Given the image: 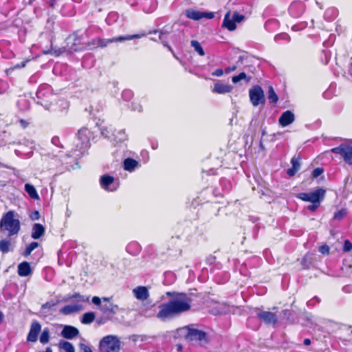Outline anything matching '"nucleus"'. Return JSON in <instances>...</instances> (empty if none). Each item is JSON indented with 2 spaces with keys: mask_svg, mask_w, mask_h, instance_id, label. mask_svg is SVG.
I'll use <instances>...</instances> for the list:
<instances>
[{
  "mask_svg": "<svg viewBox=\"0 0 352 352\" xmlns=\"http://www.w3.org/2000/svg\"><path fill=\"white\" fill-rule=\"evenodd\" d=\"M223 26L230 31H232L236 29V23L233 18H230L229 13H227L224 17Z\"/></svg>",
  "mask_w": 352,
  "mask_h": 352,
  "instance_id": "29",
  "label": "nucleus"
},
{
  "mask_svg": "<svg viewBox=\"0 0 352 352\" xmlns=\"http://www.w3.org/2000/svg\"><path fill=\"white\" fill-rule=\"evenodd\" d=\"M268 100L272 104L276 103L278 100V97L272 87H270L268 89Z\"/></svg>",
  "mask_w": 352,
  "mask_h": 352,
  "instance_id": "40",
  "label": "nucleus"
},
{
  "mask_svg": "<svg viewBox=\"0 0 352 352\" xmlns=\"http://www.w3.org/2000/svg\"><path fill=\"white\" fill-rule=\"evenodd\" d=\"M131 109L133 111H136L140 112L142 111V107L141 104L137 102H133L131 103Z\"/></svg>",
  "mask_w": 352,
  "mask_h": 352,
  "instance_id": "49",
  "label": "nucleus"
},
{
  "mask_svg": "<svg viewBox=\"0 0 352 352\" xmlns=\"http://www.w3.org/2000/svg\"><path fill=\"white\" fill-rule=\"evenodd\" d=\"M15 242L12 241V237L0 239V252L2 254H7L14 250Z\"/></svg>",
  "mask_w": 352,
  "mask_h": 352,
  "instance_id": "19",
  "label": "nucleus"
},
{
  "mask_svg": "<svg viewBox=\"0 0 352 352\" xmlns=\"http://www.w3.org/2000/svg\"><path fill=\"white\" fill-rule=\"evenodd\" d=\"M90 131L85 127L78 130L72 150V160L76 162L90 147Z\"/></svg>",
  "mask_w": 352,
  "mask_h": 352,
  "instance_id": "3",
  "label": "nucleus"
},
{
  "mask_svg": "<svg viewBox=\"0 0 352 352\" xmlns=\"http://www.w3.org/2000/svg\"><path fill=\"white\" fill-rule=\"evenodd\" d=\"M304 10V4L301 1H294L290 5L289 12L292 17L298 18L303 13Z\"/></svg>",
  "mask_w": 352,
  "mask_h": 352,
  "instance_id": "17",
  "label": "nucleus"
},
{
  "mask_svg": "<svg viewBox=\"0 0 352 352\" xmlns=\"http://www.w3.org/2000/svg\"><path fill=\"white\" fill-rule=\"evenodd\" d=\"M325 195V190L322 188H318L310 192H301L297 195V197L305 201L321 202Z\"/></svg>",
  "mask_w": 352,
  "mask_h": 352,
  "instance_id": "8",
  "label": "nucleus"
},
{
  "mask_svg": "<svg viewBox=\"0 0 352 352\" xmlns=\"http://www.w3.org/2000/svg\"><path fill=\"white\" fill-rule=\"evenodd\" d=\"M257 317L268 325L275 327L278 322V317L276 314L270 311H262L257 313Z\"/></svg>",
  "mask_w": 352,
  "mask_h": 352,
  "instance_id": "12",
  "label": "nucleus"
},
{
  "mask_svg": "<svg viewBox=\"0 0 352 352\" xmlns=\"http://www.w3.org/2000/svg\"><path fill=\"white\" fill-rule=\"evenodd\" d=\"M126 252L131 255H137L141 250L140 244L136 241L129 243L126 247Z\"/></svg>",
  "mask_w": 352,
  "mask_h": 352,
  "instance_id": "28",
  "label": "nucleus"
},
{
  "mask_svg": "<svg viewBox=\"0 0 352 352\" xmlns=\"http://www.w3.org/2000/svg\"><path fill=\"white\" fill-rule=\"evenodd\" d=\"M133 97V93L130 89H125L122 93V98L125 101H129Z\"/></svg>",
  "mask_w": 352,
  "mask_h": 352,
  "instance_id": "43",
  "label": "nucleus"
},
{
  "mask_svg": "<svg viewBox=\"0 0 352 352\" xmlns=\"http://www.w3.org/2000/svg\"><path fill=\"white\" fill-rule=\"evenodd\" d=\"M128 139L127 135L125 133L124 129L114 130L113 133L112 134V138L111 139V142H112L115 145H118L120 144V146L124 149L126 148V145L122 143L126 141Z\"/></svg>",
  "mask_w": 352,
  "mask_h": 352,
  "instance_id": "13",
  "label": "nucleus"
},
{
  "mask_svg": "<svg viewBox=\"0 0 352 352\" xmlns=\"http://www.w3.org/2000/svg\"><path fill=\"white\" fill-rule=\"evenodd\" d=\"M118 19V16L117 13L111 12L108 14L107 17L106 18V22L107 24L111 25L113 21H117Z\"/></svg>",
  "mask_w": 352,
  "mask_h": 352,
  "instance_id": "44",
  "label": "nucleus"
},
{
  "mask_svg": "<svg viewBox=\"0 0 352 352\" xmlns=\"http://www.w3.org/2000/svg\"><path fill=\"white\" fill-rule=\"evenodd\" d=\"M60 335L65 339L72 340L79 335V331L75 327L65 325L61 331Z\"/></svg>",
  "mask_w": 352,
  "mask_h": 352,
  "instance_id": "18",
  "label": "nucleus"
},
{
  "mask_svg": "<svg viewBox=\"0 0 352 352\" xmlns=\"http://www.w3.org/2000/svg\"><path fill=\"white\" fill-rule=\"evenodd\" d=\"M186 15L188 19L193 20H199L204 18V14L202 12L197 11L192 9L187 10Z\"/></svg>",
  "mask_w": 352,
  "mask_h": 352,
  "instance_id": "30",
  "label": "nucleus"
},
{
  "mask_svg": "<svg viewBox=\"0 0 352 352\" xmlns=\"http://www.w3.org/2000/svg\"><path fill=\"white\" fill-rule=\"evenodd\" d=\"M235 69H236V67H234H234H229L226 68V69H225V72H226V74H229L230 72H233V71H234Z\"/></svg>",
  "mask_w": 352,
  "mask_h": 352,
  "instance_id": "64",
  "label": "nucleus"
},
{
  "mask_svg": "<svg viewBox=\"0 0 352 352\" xmlns=\"http://www.w3.org/2000/svg\"><path fill=\"white\" fill-rule=\"evenodd\" d=\"M15 212L10 210L3 215L0 220V230L8 232V236H17L21 230V223L14 218Z\"/></svg>",
  "mask_w": 352,
  "mask_h": 352,
  "instance_id": "4",
  "label": "nucleus"
},
{
  "mask_svg": "<svg viewBox=\"0 0 352 352\" xmlns=\"http://www.w3.org/2000/svg\"><path fill=\"white\" fill-rule=\"evenodd\" d=\"M100 184L104 190L114 192L119 187V183L115 178L109 175H103L100 178Z\"/></svg>",
  "mask_w": 352,
  "mask_h": 352,
  "instance_id": "10",
  "label": "nucleus"
},
{
  "mask_svg": "<svg viewBox=\"0 0 352 352\" xmlns=\"http://www.w3.org/2000/svg\"><path fill=\"white\" fill-rule=\"evenodd\" d=\"M307 26V23L302 22L300 24L293 25L292 30L294 31H298V30L305 29Z\"/></svg>",
  "mask_w": 352,
  "mask_h": 352,
  "instance_id": "50",
  "label": "nucleus"
},
{
  "mask_svg": "<svg viewBox=\"0 0 352 352\" xmlns=\"http://www.w3.org/2000/svg\"><path fill=\"white\" fill-rule=\"evenodd\" d=\"M321 202H313L311 205L308 206L307 208L311 212H314L320 205Z\"/></svg>",
  "mask_w": 352,
  "mask_h": 352,
  "instance_id": "54",
  "label": "nucleus"
},
{
  "mask_svg": "<svg viewBox=\"0 0 352 352\" xmlns=\"http://www.w3.org/2000/svg\"><path fill=\"white\" fill-rule=\"evenodd\" d=\"M132 292L138 300L144 301L149 297V292L144 286H138L133 289Z\"/></svg>",
  "mask_w": 352,
  "mask_h": 352,
  "instance_id": "20",
  "label": "nucleus"
},
{
  "mask_svg": "<svg viewBox=\"0 0 352 352\" xmlns=\"http://www.w3.org/2000/svg\"><path fill=\"white\" fill-rule=\"evenodd\" d=\"M275 41L278 42L279 40H285L289 41L290 40V37L288 34L285 33H281L279 34H277L274 36Z\"/></svg>",
  "mask_w": 352,
  "mask_h": 352,
  "instance_id": "46",
  "label": "nucleus"
},
{
  "mask_svg": "<svg viewBox=\"0 0 352 352\" xmlns=\"http://www.w3.org/2000/svg\"><path fill=\"white\" fill-rule=\"evenodd\" d=\"M295 120L294 114L289 110L284 111L278 119L279 124L283 127L292 124Z\"/></svg>",
  "mask_w": 352,
  "mask_h": 352,
  "instance_id": "21",
  "label": "nucleus"
},
{
  "mask_svg": "<svg viewBox=\"0 0 352 352\" xmlns=\"http://www.w3.org/2000/svg\"><path fill=\"white\" fill-rule=\"evenodd\" d=\"M141 155L145 159V162H147L148 160V153L146 151H143L141 152Z\"/></svg>",
  "mask_w": 352,
  "mask_h": 352,
  "instance_id": "62",
  "label": "nucleus"
},
{
  "mask_svg": "<svg viewBox=\"0 0 352 352\" xmlns=\"http://www.w3.org/2000/svg\"><path fill=\"white\" fill-rule=\"evenodd\" d=\"M140 166V165L139 162L131 157L126 158L122 162V167L124 170L129 173L135 171V170Z\"/></svg>",
  "mask_w": 352,
  "mask_h": 352,
  "instance_id": "23",
  "label": "nucleus"
},
{
  "mask_svg": "<svg viewBox=\"0 0 352 352\" xmlns=\"http://www.w3.org/2000/svg\"><path fill=\"white\" fill-rule=\"evenodd\" d=\"M166 33L164 31H160L159 32V39L161 41V42L164 44V45L167 46L168 49L170 51H172V49L170 46L167 45L166 42L164 41V36Z\"/></svg>",
  "mask_w": 352,
  "mask_h": 352,
  "instance_id": "53",
  "label": "nucleus"
},
{
  "mask_svg": "<svg viewBox=\"0 0 352 352\" xmlns=\"http://www.w3.org/2000/svg\"><path fill=\"white\" fill-rule=\"evenodd\" d=\"M100 352H120L121 342L118 336L108 335L103 337L99 343Z\"/></svg>",
  "mask_w": 352,
  "mask_h": 352,
  "instance_id": "6",
  "label": "nucleus"
},
{
  "mask_svg": "<svg viewBox=\"0 0 352 352\" xmlns=\"http://www.w3.org/2000/svg\"><path fill=\"white\" fill-rule=\"evenodd\" d=\"M223 74V71L222 69H217L212 73V75L215 76H221Z\"/></svg>",
  "mask_w": 352,
  "mask_h": 352,
  "instance_id": "59",
  "label": "nucleus"
},
{
  "mask_svg": "<svg viewBox=\"0 0 352 352\" xmlns=\"http://www.w3.org/2000/svg\"><path fill=\"white\" fill-rule=\"evenodd\" d=\"M18 274L21 277L29 276L32 273L30 265L27 261H23L18 265Z\"/></svg>",
  "mask_w": 352,
  "mask_h": 352,
  "instance_id": "25",
  "label": "nucleus"
},
{
  "mask_svg": "<svg viewBox=\"0 0 352 352\" xmlns=\"http://www.w3.org/2000/svg\"><path fill=\"white\" fill-rule=\"evenodd\" d=\"M45 95V91L43 88L41 87L36 92V97L38 99L37 103L41 104L45 109L48 110L50 108V104L47 102L43 103L42 100V98L44 97Z\"/></svg>",
  "mask_w": 352,
  "mask_h": 352,
  "instance_id": "31",
  "label": "nucleus"
},
{
  "mask_svg": "<svg viewBox=\"0 0 352 352\" xmlns=\"http://www.w3.org/2000/svg\"><path fill=\"white\" fill-rule=\"evenodd\" d=\"M58 347L65 352H75L74 345L71 342L65 340H60L58 343Z\"/></svg>",
  "mask_w": 352,
  "mask_h": 352,
  "instance_id": "32",
  "label": "nucleus"
},
{
  "mask_svg": "<svg viewBox=\"0 0 352 352\" xmlns=\"http://www.w3.org/2000/svg\"><path fill=\"white\" fill-rule=\"evenodd\" d=\"M232 189L230 182L226 179L222 178L219 181V186L215 187L213 190V194L215 197L223 196L224 192H229Z\"/></svg>",
  "mask_w": 352,
  "mask_h": 352,
  "instance_id": "14",
  "label": "nucleus"
},
{
  "mask_svg": "<svg viewBox=\"0 0 352 352\" xmlns=\"http://www.w3.org/2000/svg\"><path fill=\"white\" fill-rule=\"evenodd\" d=\"M232 18H233L235 23L236 22L237 23H240V22H241L244 19V16L242 15V14H239L237 12H234L233 14Z\"/></svg>",
  "mask_w": 352,
  "mask_h": 352,
  "instance_id": "51",
  "label": "nucleus"
},
{
  "mask_svg": "<svg viewBox=\"0 0 352 352\" xmlns=\"http://www.w3.org/2000/svg\"><path fill=\"white\" fill-rule=\"evenodd\" d=\"M232 86L230 85L218 82L214 84L212 92L219 94H224L230 93L232 90Z\"/></svg>",
  "mask_w": 352,
  "mask_h": 352,
  "instance_id": "24",
  "label": "nucleus"
},
{
  "mask_svg": "<svg viewBox=\"0 0 352 352\" xmlns=\"http://www.w3.org/2000/svg\"><path fill=\"white\" fill-rule=\"evenodd\" d=\"M352 250V243L351 242L346 239L344 242L343 245V251L345 252H348Z\"/></svg>",
  "mask_w": 352,
  "mask_h": 352,
  "instance_id": "48",
  "label": "nucleus"
},
{
  "mask_svg": "<svg viewBox=\"0 0 352 352\" xmlns=\"http://www.w3.org/2000/svg\"><path fill=\"white\" fill-rule=\"evenodd\" d=\"M25 190L27 192V193L31 198L35 199H38V195L34 186L30 184H26L25 185Z\"/></svg>",
  "mask_w": 352,
  "mask_h": 352,
  "instance_id": "35",
  "label": "nucleus"
},
{
  "mask_svg": "<svg viewBox=\"0 0 352 352\" xmlns=\"http://www.w3.org/2000/svg\"><path fill=\"white\" fill-rule=\"evenodd\" d=\"M324 170L322 168H316L312 171V177L314 178H316L320 176L322 173H323Z\"/></svg>",
  "mask_w": 352,
  "mask_h": 352,
  "instance_id": "52",
  "label": "nucleus"
},
{
  "mask_svg": "<svg viewBox=\"0 0 352 352\" xmlns=\"http://www.w3.org/2000/svg\"><path fill=\"white\" fill-rule=\"evenodd\" d=\"M190 45L194 48L195 51L201 56L205 55V52L201 47V44L196 40H192L190 42Z\"/></svg>",
  "mask_w": 352,
  "mask_h": 352,
  "instance_id": "37",
  "label": "nucleus"
},
{
  "mask_svg": "<svg viewBox=\"0 0 352 352\" xmlns=\"http://www.w3.org/2000/svg\"><path fill=\"white\" fill-rule=\"evenodd\" d=\"M60 302V300H51L46 302L45 303L41 305V309L45 310V309H51L54 307L56 306Z\"/></svg>",
  "mask_w": 352,
  "mask_h": 352,
  "instance_id": "42",
  "label": "nucleus"
},
{
  "mask_svg": "<svg viewBox=\"0 0 352 352\" xmlns=\"http://www.w3.org/2000/svg\"><path fill=\"white\" fill-rule=\"evenodd\" d=\"M41 331V325L37 321H33L31 324L30 331L27 336V340L31 342L37 341L38 336Z\"/></svg>",
  "mask_w": 352,
  "mask_h": 352,
  "instance_id": "16",
  "label": "nucleus"
},
{
  "mask_svg": "<svg viewBox=\"0 0 352 352\" xmlns=\"http://www.w3.org/2000/svg\"><path fill=\"white\" fill-rule=\"evenodd\" d=\"M316 302H320V299L318 298V297H314L313 299L309 300L307 302V306H314L315 305Z\"/></svg>",
  "mask_w": 352,
  "mask_h": 352,
  "instance_id": "57",
  "label": "nucleus"
},
{
  "mask_svg": "<svg viewBox=\"0 0 352 352\" xmlns=\"http://www.w3.org/2000/svg\"><path fill=\"white\" fill-rule=\"evenodd\" d=\"M91 301L94 305L99 306L100 310L104 314L113 316L118 310V305H114L109 298H100L94 296Z\"/></svg>",
  "mask_w": 352,
  "mask_h": 352,
  "instance_id": "7",
  "label": "nucleus"
},
{
  "mask_svg": "<svg viewBox=\"0 0 352 352\" xmlns=\"http://www.w3.org/2000/svg\"><path fill=\"white\" fill-rule=\"evenodd\" d=\"M82 308H83V307L81 304L74 303V304H70V305L64 306L63 307H62L60 309L59 311L60 314L67 316V315H70L73 313L78 312V311L82 310Z\"/></svg>",
  "mask_w": 352,
  "mask_h": 352,
  "instance_id": "22",
  "label": "nucleus"
},
{
  "mask_svg": "<svg viewBox=\"0 0 352 352\" xmlns=\"http://www.w3.org/2000/svg\"><path fill=\"white\" fill-rule=\"evenodd\" d=\"M141 36L142 35L140 34H133L127 36H120L109 39L98 38L96 40H93L91 43H89L86 41L88 38V34L87 32L82 33L80 35H78L77 33H75L74 34V45L82 46L75 48L74 50H82L85 46L104 47L107 46L109 44L112 43L113 42H122L124 41L132 40L134 38H140Z\"/></svg>",
  "mask_w": 352,
  "mask_h": 352,
  "instance_id": "2",
  "label": "nucleus"
},
{
  "mask_svg": "<svg viewBox=\"0 0 352 352\" xmlns=\"http://www.w3.org/2000/svg\"><path fill=\"white\" fill-rule=\"evenodd\" d=\"M190 298L186 294H177L167 303L160 306L157 318L166 320L187 311L190 308Z\"/></svg>",
  "mask_w": 352,
  "mask_h": 352,
  "instance_id": "1",
  "label": "nucleus"
},
{
  "mask_svg": "<svg viewBox=\"0 0 352 352\" xmlns=\"http://www.w3.org/2000/svg\"><path fill=\"white\" fill-rule=\"evenodd\" d=\"M80 352H92V350L89 346H87L85 344H80Z\"/></svg>",
  "mask_w": 352,
  "mask_h": 352,
  "instance_id": "56",
  "label": "nucleus"
},
{
  "mask_svg": "<svg viewBox=\"0 0 352 352\" xmlns=\"http://www.w3.org/2000/svg\"><path fill=\"white\" fill-rule=\"evenodd\" d=\"M250 101L254 107L264 104L265 102L263 90L259 85H255L249 90Z\"/></svg>",
  "mask_w": 352,
  "mask_h": 352,
  "instance_id": "9",
  "label": "nucleus"
},
{
  "mask_svg": "<svg viewBox=\"0 0 352 352\" xmlns=\"http://www.w3.org/2000/svg\"><path fill=\"white\" fill-rule=\"evenodd\" d=\"M45 228L41 223H34L32 227L31 236L34 239H40L45 234Z\"/></svg>",
  "mask_w": 352,
  "mask_h": 352,
  "instance_id": "26",
  "label": "nucleus"
},
{
  "mask_svg": "<svg viewBox=\"0 0 352 352\" xmlns=\"http://www.w3.org/2000/svg\"><path fill=\"white\" fill-rule=\"evenodd\" d=\"M139 338H140L139 335H137V334H133L129 337V339L133 342H136L139 341Z\"/></svg>",
  "mask_w": 352,
  "mask_h": 352,
  "instance_id": "60",
  "label": "nucleus"
},
{
  "mask_svg": "<svg viewBox=\"0 0 352 352\" xmlns=\"http://www.w3.org/2000/svg\"><path fill=\"white\" fill-rule=\"evenodd\" d=\"M139 340L141 341V342H146L148 340V338H150L151 337L148 336H146V335H139Z\"/></svg>",
  "mask_w": 352,
  "mask_h": 352,
  "instance_id": "61",
  "label": "nucleus"
},
{
  "mask_svg": "<svg viewBox=\"0 0 352 352\" xmlns=\"http://www.w3.org/2000/svg\"><path fill=\"white\" fill-rule=\"evenodd\" d=\"M19 124L21 125V126L23 128V129H25L26 127L28 126L29 125V122L25 120H23V119H20L19 120Z\"/></svg>",
  "mask_w": 352,
  "mask_h": 352,
  "instance_id": "58",
  "label": "nucleus"
},
{
  "mask_svg": "<svg viewBox=\"0 0 352 352\" xmlns=\"http://www.w3.org/2000/svg\"><path fill=\"white\" fill-rule=\"evenodd\" d=\"M53 152H55V150H53ZM50 155H52V158L58 157V159H55V161H57V162L56 163V166L57 167L62 165H65V168L68 169L70 167L73 166L72 162L74 161L72 160V155L66 154L65 155L58 156L57 155H55L54 153Z\"/></svg>",
  "mask_w": 352,
  "mask_h": 352,
  "instance_id": "15",
  "label": "nucleus"
},
{
  "mask_svg": "<svg viewBox=\"0 0 352 352\" xmlns=\"http://www.w3.org/2000/svg\"><path fill=\"white\" fill-rule=\"evenodd\" d=\"M319 251L322 254H329V247L327 245H323L320 247Z\"/></svg>",
  "mask_w": 352,
  "mask_h": 352,
  "instance_id": "55",
  "label": "nucleus"
},
{
  "mask_svg": "<svg viewBox=\"0 0 352 352\" xmlns=\"http://www.w3.org/2000/svg\"><path fill=\"white\" fill-rule=\"evenodd\" d=\"M50 340V330L48 328H45L41 336H40V342L42 344H46L49 342Z\"/></svg>",
  "mask_w": 352,
  "mask_h": 352,
  "instance_id": "41",
  "label": "nucleus"
},
{
  "mask_svg": "<svg viewBox=\"0 0 352 352\" xmlns=\"http://www.w3.org/2000/svg\"><path fill=\"white\" fill-rule=\"evenodd\" d=\"M204 18L207 19H212L214 17V14L212 12H203Z\"/></svg>",
  "mask_w": 352,
  "mask_h": 352,
  "instance_id": "63",
  "label": "nucleus"
},
{
  "mask_svg": "<svg viewBox=\"0 0 352 352\" xmlns=\"http://www.w3.org/2000/svg\"><path fill=\"white\" fill-rule=\"evenodd\" d=\"M38 247V243L36 241L32 242L29 245H28L23 253V255L25 257H27L30 255L32 252Z\"/></svg>",
  "mask_w": 352,
  "mask_h": 352,
  "instance_id": "39",
  "label": "nucleus"
},
{
  "mask_svg": "<svg viewBox=\"0 0 352 352\" xmlns=\"http://www.w3.org/2000/svg\"><path fill=\"white\" fill-rule=\"evenodd\" d=\"M95 318L96 315L94 312H87L82 315L80 321L82 324H88L94 322Z\"/></svg>",
  "mask_w": 352,
  "mask_h": 352,
  "instance_id": "33",
  "label": "nucleus"
},
{
  "mask_svg": "<svg viewBox=\"0 0 352 352\" xmlns=\"http://www.w3.org/2000/svg\"><path fill=\"white\" fill-rule=\"evenodd\" d=\"M331 151L333 153L340 154L346 164L352 165V146L340 145L333 148Z\"/></svg>",
  "mask_w": 352,
  "mask_h": 352,
  "instance_id": "11",
  "label": "nucleus"
},
{
  "mask_svg": "<svg viewBox=\"0 0 352 352\" xmlns=\"http://www.w3.org/2000/svg\"><path fill=\"white\" fill-rule=\"evenodd\" d=\"M181 336H183L186 340L192 342H200L206 344L208 339L206 332L189 327H185L179 330Z\"/></svg>",
  "mask_w": 352,
  "mask_h": 352,
  "instance_id": "5",
  "label": "nucleus"
},
{
  "mask_svg": "<svg viewBox=\"0 0 352 352\" xmlns=\"http://www.w3.org/2000/svg\"><path fill=\"white\" fill-rule=\"evenodd\" d=\"M252 79L251 76L246 75L245 72H241L239 75L234 76L232 77V81L233 83H237L241 80H245L246 82H249Z\"/></svg>",
  "mask_w": 352,
  "mask_h": 352,
  "instance_id": "36",
  "label": "nucleus"
},
{
  "mask_svg": "<svg viewBox=\"0 0 352 352\" xmlns=\"http://www.w3.org/2000/svg\"><path fill=\"white\" fill-rule=\"evenodd\" d=\"M291 164H292V166L290 168L287 169V173L289 176L292 177L300 169V163L299 162L298 158H297L296 157H293L291 160Z\"/></svg>",
  "mask_w": 352,
  "mask_h": 352,
  "instance_id": "27",
  "label": "nucleus"
},
{
  "mask_svg": "<svg viewBox=\"0 0 352 352\" xmlns=\"http://www.w3.org/2000/svg\"><path fill=\"white\" fill-rule=\"evenodd\" d=\"M67 299H75L76 300V303L80 304V302H88L89 297L80 295L79 293H74L72 295H69Z\"/></svg>",
  "mask_w": 352,
  "mask_h": 352,
  "instance_id": "34",
  "label": "nucleus"
},
{
  "mask_svg": "<svg viewBox=\"0 0 352 352\" xmlns=\"http://www.w3.org/2000/svg\"><path fill=\"white\" fill-rule=\"evenodd\" d=\"M113 131L112 126H103L100 128L101 134L105 137L106 138L111 140L112 138V134L113 133Z\"/></svg>",
  "mask_w": 352,
  "mask_h": 352,
  "instance_id": "38",
  "label": "nucleus"
},
{
  "mask_svg": "<svg viewBox=\"0 0 352 352\" xmlns=\"http://www.w3.org/2000/svg\"><path fill=\"white\" fill-rule=\"evenodd\" d=\"M346 213L347 212L346 209H341L334 213L333 218L336 220H341L346 214Z\"/></svg>",
  "mask_w": 352,
  "mask_h": 352,
  "instance_id": "45",
  "label": "nucleus"
},
{
  "mask_svg": "<svg viewBox=\"0 0 352 352\" xmlns=\"http://www.w3.org/2000/svg\"><path fill=\"white\" fill-rule=\"evenodd\" d=\"M52 144L56 146L57 148H63V144H61L60 139L57 136H54L52 138Z\"/></svg>",
  "mask_w": 352,
  "mask_h": 352,
  "instance_id": "47",
  "label": "nucleus"
}]
</instances>
